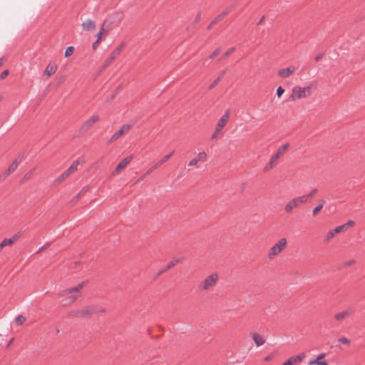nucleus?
<instances>
[{"label": "nucleus", "mask_w": 365, "mask_h": 365, "mask_svg": "<svg viewBox=\"0 0 365 365\" xmlns=\"http://www.w3.org/2000/svg\"><path fill=\"white\" fill-rule=\"evenodd\" d=\"M230 112L229 110H225V113L222 115V116L219 119L217 125H216V129L218 130H222V129L225 126V125L227 123L229 120Z\"/></svg>", "instance_id": "obj_13"}, {"label": "nucleus", "mask_w": 365, "mask_h": 365, "mask_svg": "<svg viewBox=\"0 0 365 365\" xmlns=\"http://www.w3.org/2000/svg\"><path fill=\"white\" fill-rule=\"evenodd\" d=\"M97 43H96V41L93 43V47L95 48L96 45Z\"/></svg>", "instance_id": "obj_57"}, {"label": "nucleus", "mask_w": 365, "mask_h": 365, "mask_svg": "<svg viewBox=\"0 0 365 365\" xmlns=\"http://www.w3.org/2000/svg\"><path fill=\"white\" fill-rule=\"evenodd\" d=\"M45 249V246L41 247L37 251L36 253H40L41 251H43Z\"/></svg>", "instance_id": "obj_51"}, {"label": "nucleus", "mask_w": 365, "mask_h": 365, "mask_svg": "<svg viewBox=\"0 0 365 365\" xmlns=\"http://www.w3.org/2000/svg\"><path fill=\"white\" fill-rule=\"evenodd\" d=\"M80 164L78 160H74L70 167L66 170L69 175L78 170V167Z\"/></svg>", "instance_id": "obj_24"}, {"label": "nucleus", "mask_w": 365, "mask_h": 365, "mask_svg": "<svg viewBox=\"0 0 365 365\" xmlns=\"http://www.w3.org/2000/svg\"><path fill=\"white\" fill-rule=\"evenodd\" d=\"M13 341H14V339H11L9 341V343H8V346H10V344L13 342Z\"/></svg>", "instance_id": "obj_55"}, {"label": "nucleus", "mask_w": 365, "mask_h": 365, "mask_svg": "<svg viewBox=\"0 0 365 365\" xmlns=\"http://www.w3.org/2000/svg\"><path fill=\"white\" fill-rule=\"evenodd\" d=\"M198 156V161L205 162L207 159V154L205 152H200L197 155Z\"/></svg>", "instance_id": "obj_35"}, {"label": "nucleus", "mask_w": 365, "mask_h": 365, "mask_svg": "<svg viewBox=\"0 0 365 365\" xmlns=\"http://www.w3.org/2000/svg\"><path fill=\"white\" fill-rule=\"evenodd\" d=\"M88 190V187H84L76 195V200L79 199L81 196H83L87 191Z\"/></svg>", "instance_id": "obj_37"}, {"label": "nucleus", "mask_w": 365, "mask_h": 365, "mask_svg": "<svg viewBox=\"0 0 365 365\" xmlns=\"http://www.w3.org/2000/svg\"><path fill=\"white\" fill-rule=\"evenodd\" d=\"M25 321L26 318L22 314H19L15 318V323L16 325H21Z\"/></svg>", "instance_id": "obj_30"}, {"label": "nucleus", "mask_w": 365, "mask_h": 365, "mask_svg": "<svg viewBox=\"0 0 365 365\" xmlns=\"http://www.w3.org/2000/svg\"><path fill=\"white\" fill-rule=\"evenodd\" d=\"M251 336L257 346H262L264 344L265 339L263 336H260L257 333L253 332L251 334Z\"/></svg>", "instance_id": "obj_20"}, {"label": "nucleus", "mask_w": 365, "mask_h": 365, "mask_svg": "<svg viewBox=\"0 0 365 365\" xmlns=\"http://www.w3.org/2000/svg\"><path fill=\"white\" fill-rule=\"evenodd\" d=\"M325 356V353H321L315 359L309 360L308 365H329L327 360H322Z\"/></svg>", "instance_id": "obj_12"}, {"label": "nucleus", "mask_w": 365, "mask_h": 365, "mask_svg": "<svg viewBox=\"0 0 365 365\" xmlns=\"http://www.w3.org/2000/svg\"><path fill=\"white\" fill-rule=\"evenodd\" d=\"M271 358H272V356H267V357H265L264 360H265V361H269V360H270V359H271Z\"/></svg>", "instance_id": "obj_53"}, {"label": "nucleus", "mask_w": 365, "mask_h": 365, "mask_svg": "<svg viewBox=\"0 0 365 365\" xmlns=\"http://www.w3.org/2000/svg\"><path fill=\"white\" fill-rule=\"evenodd\" d=\"M323 55L322 54H319L317 56H315V61H319L322 59Z\"/></svg>", "instance_id": "obj_50"}, {"label": "nucleus", "mask_w": 365, "mask_h": 365, "mask_svg": "<svg viewBox=\"0 0 365 365\" xmlns=\"http://www.w3.org/2000/svg\"><path fill=\"white\" fill-rule=\"evenodd\" d=\"M354 263H355L354 260H350V261L346 262H345V265L346 266H351V265L354 264Z\"/></svg>", "instance_id": "obj_49"}, {"label": "nucleus", "mask_w": 365, "mask_h": 365, "mask_svg": "<svg viewBox=\"0 0 365 365\" xmlns=\"http://www.w3.org/2000/svg\"><path fill=\"white\" fill-rule=\"evenodd\" d=\"M85 284V282H82L76 287L61 291L58 293V297L63 298L61 300L62 304L66 306L74 302L80 297V291Z\"/></svg>", "instance_id": "obj_1"}, {"label": "nucleus", "mask_w": 365, "mask_h": 365, "mask_svg": "<svg viewBox=\"0 0 365 365\" xmlns=\"http://www.w3.org/2000/svg\"><path fill=\"white\" fill-rule=\"evenodd\" d=\"M289 147V143H285L283 145H282L278 149L277 153L271 157V158L273 160V161L276 162L282 155H283Z\"/></svg>", "instance_id": "obj_15"}, {"label": "nucleus", "mask_w": 365, "mask_h": 365, "mask_svg": "<svg viewBox=\"0 0 365 365\" xmlns=\"http://www.w3.org/2000/svg\"><path fill=\"white\" fill-rule=\"evenodd\" d=\"M324 205V201L323 200H320L319 201L318 205L313 209V215L315 216L317 213L323 208Z\"/></svg>", "instance_id": "obj_25"}, {"label": "nucleus", "mask_w": 365, "mask_h": 365, "mask_svg": "<svg viewBox=\"0 0 365 365\" xmlns=\"http://www.w3.org/2000/svg\"><path fill=\"white\" fill-rule=\"evenodd\" d=\"M318 190L317 188H314L313 190H312L309 194L307 195H302L301 196L302 197H303L304 199L305 198L304 200V203L307 202V200L314 197V195L317 192Z\"/></svg>", "instance_id": "obj_28"}, {"label": "nucleus", "mask_w": 365, "mask_h": 365, "mask_svg": "<svg viewBox=\"0 0 365 365\" xmlns=\"http://www.w3.org/2000/svg\"><path fill=\"white\" fill-rule=\"evenodd\" d=\"M354 225H355V222L354 221L349 220L346 223H344V224H343L341 225L336 227L334 230H330L327 233V240H329L330 239L334 237V236L336 234H338V233H339V232H342L344 230H346L348 228H349L351 227H353Z\"/></svg>", "instance_id": "obj_6"}, {"label": "nucleus", "mask_w": 365, "mask_h": 365, "mask_svg": "<svg viewBox=\"0 0 365 365\" xmlns=\"http://www.w3.org/2000/svg\"><path fill=\"white\" fill-rule=\"evenodd\" d=\"M220 133V130H218L217 129H216V128H215V132L212 133L211 138H212V139H215V138H217L219 136Z\"/></svg>", "instance_id": "obj_45"}, {"label": "nucleus", "mask_w": 365, "mask_h": 365, "mask_svg": "<svg viewBox=\"0 0 365 365\" xmlns=\"http://www.w3.org/2000/svg\"><path fill=\"white\" fill-rule=\"evenodd\" d=\"M232 10V6L227 7L222 12L219 14L208 25L207 29L210 30L215 24L223 19Z\"/></svg>", "instance_id": "obj_11"}, {"label": "nucleus", "mask_w": 365, "mask_h": 365, "mask_svg": "<svg viewBox=\"0 0 365 365\" xmlns=\"http://www.w3.org/2000/svg\"><path fill=\"white\" fill-rule=\"evenodd\" d=\"M174 153V151L170 152L169 154L165 155L159 162H158L155 165L152 166L145 173V175H148L151 173L154 170L160 167L162 164L165 163Z\"/></svg>", "instance_id": "obj_14"}, {"label": "nucleus", "mask_w": 365, "mask_h": 365, "mask_svg": "<svg viewBox=\"0 0 365 365\" xmlns=\"http://www.w3.org/2000/svg\"><path fill=\"white\" fill-rule=\"evenodd\" d=\"M338 341L346 345H349L350 344V340L346 337L339 338Z\"/></svg>", "instance_id": "obj_38"}, {"label": "nucleus", "mask_w": 365, "mask_h": 365, "mask_svg": "<svg viewBox=\"0 0 365 365\" xmlns=\"http://www.w3.org/2000/svg\"><path fill=\"white\" fill-rule=\"evenodd\" d=\"M2 64H3V58H0V67L2 66Z\"/></svg>", "instance_id": "obj_54"}, {"label": "nucleus", "mask_w": 365, "mask_h": 365, "mask_svg": "<svg viewBox=\"0 0 365 365\" xmlns=\"http://www.w3.org/2000/svg\"><path fill=\"white\" fill-rule=\"evenodd\" d=\"M264 19V16H263L259 19V21H258L257 25H259V24H262V22H263Z\"/></svg>", "instance_id": "obj_52"}, {"label": "nucleus", "mask_w": 365, "mask_h": 365, "mask_svg": "<svg viewBox=\"0 0 365 365\" xmlns=\"http://www.w3.org/2000/svg\"><path fill=\"white\" fill-rule=\"evenodd\" d=\"M124 46L125 43H122L112 52V53L106 60L103 68H106L107 66H108L111 63V62L114 61L115 58L120 54Z\"/></svg>", "instance_id": "obj_10"}, {"label": "nucleus", "mask_w": 365, "mask_h": 365, "mask_svg": "<svg viewBox=\"0 0 365 365\" xmlns=\"http://www.w3.org/2000/svg\"><path fill=\"white\" fill-rule=\"evenodd\" d=\"M311 93V87L307 86L304 88H302L300 86H294L292 88V93L289 96V99L292 101H295L297 99H300L302 98H306Z\"/></svg>", "instance_id": "obj_4"}, {"label": "nucleus", "mask_w": 365, "mask_h": 365, "mask_svg": "<svg viewBox=\"0 0 365 365\" xmlns=\"http://www.w3.org/2000/svg\"><path fill=\"white\" fill-rule=\"evenodd\" d=\"M200 18H201V14H200V13L199 12V13L195 16V22H198V21L200 20Z\"/></svg>", "instance_id": "obj_48"}, {"label": "nucleus", "mask_w": 365, "mask_h": 365, "mask_svg": "<svg viewBox=\"0 0 365 365\" xmlns=\"http://www.w3.org/2000/svg\"><path fill=\"white\" fill-rule=\"evenodd\" d=\"M297 362L294 358V356L289 357L287 360H286L282 365H297Z\"/></svg>", "instance_id": "obj_29"}, {"label": "nucleus", "mask_w": 365, "mask_h": 365, "mask_svg": "<svg viewBox=\"0 0 365 365\" xmlns=\"http://www.w3.org/2000/svg\"><path fill=\"white\" fill-rule=\"evenodd\" d=\"M132 158H133V155H132L125 158L121 162H120L117 165V166L115 168V172L118 173L121 170L125 168L126 167V165L131 161Z\"/></svg>", "instance_id": "obj_16"}, {"label": "nucleus", "mask_w": 365, "mask_h": 365, "mask_svg": "<svg viewBox=\"0 0 365 365\" xmlns=\"http://www.w3.org/2000/svg\"><path fill=\"white\" fill-rule=\"evenodd\" d=\"M11 245H13L12 240H9V239L7 238L4 239L0 243V251L2 250L4 247Z\"/></svg>", "instance_id": "obj_32"}, {"label": "nucleus", "mask_w": 365, "mask_h": 365, "mask_svg": "<svg viewBox=\"0 0 365 365\" xmlns=\"http://www.w3.org/2000/svg\"><path fill=\"white\" fill-rule=\"evenodd\" d=\"M99 120L98 115H93L89 119L86 120L80 128V132L81 133H86Z\"/></svg>", "instance_id": "obj_8"}, {"label": "nucleus", "mask_w": 365, "mask_h": 365, "mask_svg": "<svg viewBox=\"0 0 365 365\" xmlns=\"http://www.w3.org/2000/svg\"><path fill=\"white\" fill-rule=\"evenodd\" d=\"M56 70L57 66L55 64L49 63L44 71V73L46 74L48 76H50L52 74H53L56 71Z\"/></svg>", "instance_id": "obj_22"}, {"label": "nucleus", "mask_w": 365, "mask_h": 365, "mask_svg": "<svg viewBox=\"0 0 365 365\" xmlns=\"http://www.w3.org/2000/svg\"><path fill=\"white\" fill-rule=\"evenodd\" d=\"M82 28L83 30L86 31L93 30L96 29V24L91 19H86L85 21L83 22Z\"/></svg>", "instance_id": "obj_21"}, {"label": "nucleus", "mask_w": 365, "mask_h": 365, "mask_svg": "<svg viewBox=\"0 0 365 365\" xmlns=\"http://www.w3.org/2000/svg\"><path fill=\"white\" fill-rule=\"evenodd\" d=\"M103 312H104L103 308L98 307L96 305H91L89 307H86L80 310L71 312L69 313V315L73 317H89L95 313Z\"/></svg>", "instance_id": "obj_3"}, {"label": "nucleus", "mask_w": 365, "mask_h": 365, "mask_svg": "<svg viewBox=\"0 0 365 365\" xmlns=\"http://www.w3.org/2000/svg\"><path fill=\"white\" fill-rule=\"evenodd\" d=\"M235 51V47H232L229 50H227L223 55V58L229 56L232 53Z\"/></svg>", "instance_id": "obj_40"}, {"label": "nucleus", "mask_w": 365, "mask_h": 365, "mask_svg": "<svg viewBox=\"0 0 365 365\" xmlns=\"http://www.w3.org/2000/svg\"><path fill=\"white\" fill-rule=\"evenodd\" d=\"M275 163L276 162L273 161V160L271 158L269 163L264 167V171L267 172L268 170L272 169L274 167Z\"/></svg>", "instance_id": "obj_34"}, {"label": "nucleus", "mask_w": 365, "mask_h": 365, "mask_svg": "<svg viewBox=\"0 0 365 365\" xmlns=\"http://www.w3.org/2000/svg\"><path fill=\"white\" fill-rule=\"evenodd\" d=\"M103 31V28L102 27L100 30V31L96 34V43H98L99 41L101 39L102 33Z\"/></svg>", "instance_id": "obj_43"}, {"label": "nucleus", "mask_w": 365, "mask_h": 365, "mask_svg": "<svg viewBox=\"0 0 365 365\" xmlns=\"http://www.w3.org/2000/svg\"><path fill=\"white\" fill-rule=\"evenodd\" d=\"M70 175L65 170L63 173H61L58 178L56 180V182L60 183L66 178H67Z\"/></svg>", "instance_id": "obj_31"}, {"label": "nucleus", "mask_w": 365, "mask_h": 365, "mask_svg": "<svg viewBox=\"0 0 365 365\" xmlns=\"http://www.w3.org/2000/svg\"><path fill=\"white\" fill-rule=\"evenodd\" d=\"M284 89L282 86H279L277 89V96L278 98H280L282 95L284 93Z\"/></svg>", "instance_id": "obj_39"}, {"label": "nucleus", "mask_w": 365, "mask_h": 365, "mask_svg": "<svg viewBox=\"0 0 365 365\" xmlns=\"http://www.w3.org/2000/svg\"><path fill=\"white\" fill-rule=\"evenodd\" d=\"M221 49L220 48H217V49H215L212 54H210V56H209V58H215L216 56H217L220 52Z\"/></svg>", "instance_id": "obj_41"}, {"label": "nucleus", "mask_w": 365, "mask_h": 365, "mask_svg": "<svg viewBox=\"0 0 365 365\" xmlns=\"http://www.w3.org/2000/svg\"><path fill=\"white\" fill-rule=\"evenodd\" d=\"M73 51H74V48L73 46L67 47V48L66 49V51H65V57H68V56H71L73 53Z\"/></svg>", "instance_id": "obj_36"}, {"label": "nucleus", "mask_w": 365, "mask_h": 365, "mask_svg": "<svg viewBox=\"0 0 365 365\" xmlns=\"http://www.w3.org/2000/svg\"><path fill=\"white\" fill-rule=\"evenodd\" d=\"M219 276L217 273H212L198 284V289L201 292L209 290L216 285Z\"/></svg>", "instance_id": "obj_2"}, {"label": "nucleus", "mask_w": 365, "mask_h": 365, "mask_svg": "<svg viewBox=\"0 0 365 365\" xmlns=\"http://www.w3.org/2000/svg\"><path fill=\"white\" fill-rule=\"evenodd\" d=\"M226 71H223L222 73L212 83H211L208 88L209 90L212 89L221 80V78L224 76Z\"/></svg>", "instance_id": "obj_27"}, {"label": "nucleus", "mask_w": 365, "mask_h": 365, "mask_svg": "<svg viewBox=\"0 0 365 365\" xmlns=\"http://www.w3.org/2000/svg\"><path fill=\"white\" fill-rule=\"evenodd\" d=\"M351 312L349 309L343 310L334 314V318L336 321L341 322L346 317L351 314Z\"/></svg>", "instance_id": "obj_18"}, {"label": "nucleus", "mask_w": 365, "mask_h": 365, "mask_svg": "<svg viewBox=\"0 0 365 365\" xmlns=\"http://www.w3.org/2000/svg\"><path fill=\"white\" fill-rule=\"evenodd\" d=\"M297 362L299 363V362H301L302 361H303L306 356V354L304 352H302L297 355H295L294 356Z\"/></svg>", "instance_id": "obj_33"}, {"label": "nucleus", "mask_w": 365, "mask_h": 365, "mask_svg": "<svg viewBox=\"0 0 365 365\" xmlns=\"http://www.w3.org/2000/svg\"><path fill=\"white\" fill-rule=\"evenodd\" d=\"M21 158H16L11 163V165L8 168L7 170L5 173V177L9 176L11 173H13L16 168L18 167L19 164L21 163Z\"/></svg>", "instance_id": "obj_19"}, {"label": "nucleus", "mask_w": 365, "mask_h": 365, "mask_svg": "<svg viewBox=\"0 0 365 365\" xmlns=\"http://www.w3.org/2000/svg\"><path fill=\"white\" fill-rule=\"evenodd\" d=\"M21 235V232H18L16 234H15L11 238H9V240H12V244H14V242L17 240L20 236Z\"/></svg>", "instance_id": "obj_42"}, {"label": "nucleus", "mask_w": 365, "mask_h": 365, "mask_svg": "<svg viewBox=\"0 0 365 365\" xmlns=\"http://www.w3.org/2000/svg\"><path fill=\"white\" fill-rule=\"evenodd\" d=\"M287 240L285 238L280 239L269 250L268 257L272 259L275 255L281 253L286 247Z\"/></svg>", "instance_id": "obj_5"}, {"label": "nucleus", "mask_w": 365, "mask_h": 365, "mask_svg": "<svg viewBox=\"0 0 365 365\" xmlns=\"http://www.w3.org/2000/svg\"><path fill=\"white\" fill-rule=\"evenodd\" d=\"M32 174H33V172H32V171H29V172H28L27 173H26V174L24 175L23 180H29V179L31 177Z\"/></svg>", "instance_id": "obj_46"}, {"label": "nucleus", "mask_w": 365, "mask_h": 365, "mask_svg": "<svg viewBox=\"0 0 365 365\" xmlns=\"http://www.w3.org/2000/svg\"><path fill=\"white\" fill-rule=\"evenodd\" d=\"M131 128V125L130 124H124L118 131L115 133L108 140V144H111L114 141L117 140L122 135L125 133H127Z\"/></svg>", "instance_id": "obj_9"}, {"label": "nucleus", "mask_w": 365, "mask_h": 365, "mask_svg": "<svg viewBox=\"0 0 365 365\" xmlns=\"http://www.w3.org/2000/svg\"><path fill=\"white\" fill-rule=\"evenodd\" d=\"M296 70V68L294 66H290L286 68L280 69L278 71V75L282 78H287L291 74H292Z\"/></svg>", "instance_id": "obj_17"}, {"label": "nucleus", "mask_w": 365, "mask_h": 365, "mask_svg": "<svg viewBox=\"0 0 365 365\" xmlns=\"http://www.w3.org/2000/svg\"><path fill=\"white\" fill-rule=\"evenodd\" d=\"M115 17L116 18V19H115L113 21L110 20V23H115L116 24H118L120 22L121 19H123V14L121 12H116L112 16H110L108 19L110 20L113 18L114 19Z\"/></svg>", "instance_id": "obj_23"}, {"label": "nucleus", "mask_w": 365, "mask_h": 365, "mask_svg": "<svg viewBox=\"0 0 365 365\" xmlns=\"http://www.w3.org/2000/svg\"><path fill=\"white\" fill-rule=\"evenodd\" d=\"M9 70H4L0 75V80L4 79L9 75Z\"/></svg>", "instance_id": "obj_44"}, {"label": "nucleus", "mask_w": 365, "mask_h": 365, "mask_svg": "<svg viewBox=\"0 0 365 365\" xmlns=\"http://www.w3.org/2000/svg\"><path fill=\"white\" fill-rule=\"evenodd\" d=\"M304 200L301 196L297 197L291 200L284 207V210L287 213H290L294 208L298 207L300 205L304 203Z\"/></svg>", "instance_id": "obj_7"}, {"label": "nucleus", "mask_w": 365, "mask_h": 365, "mask_svg": "<svg viewBox=\"0 0 365 365\" xmlns=\"http://www.w3.org/2000/svg\"><path fill=\"white\" fill-rule=\"evenodd\" d=\"M49 245H50V243H47V244L44 245L43 246H45V249H46V248H47Z\"/></svg>", "instance_id": "obj_56"}, {"label": "nucleus", "mask_w": 365, "mask_h": 365, "mask_svg": "<svg viewBox=\"0 0 365 365\" xmlns=\"http://www.w3.org/2000/svg\"><path fill=\"white\" fill-rule=\"evenodd\" d=\"M179 261H180L179 259H174L171 260L163 269L160 271V274H161V273L165 272L166 270L170 269L171 267L175 266Z\"/></svg>", "instance_id": "obj_26"}, {"label": "nucleus", "mask_w": 365, "mask_h": 365, "mask_svg": "<svg viewBox=\"0 0 365 365\" xmlns=\"http://www.w3.org/2000/svg\"><path fill=\"white\" fill-rule=\"evenodd\" d=\"M198 162V160L196 158H192L188 163V166H194Z\"/></svg>", "instance_id": "obj_47"}]
</instances>
